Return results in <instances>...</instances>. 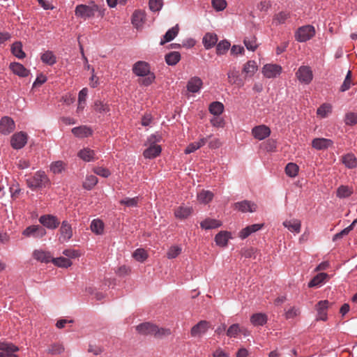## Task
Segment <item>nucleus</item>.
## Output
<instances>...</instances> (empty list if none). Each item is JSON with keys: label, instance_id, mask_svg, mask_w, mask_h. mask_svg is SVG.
I'll return each instance as SVG.
<instances>
[{"label": "nucleus", "instance_id": "nucleus-1", "mask_svg": "<svg viewBox=\"0 0 357 357\" xmlns=\"http://www.w3.org/2000/svg\"><path fill=\"white\" fill-rule=\"evenodd\" d=\"M132 73L143 78L138 79L139 84L144 86H150L155 79V74L151 71V66L149 63L144 61H139L132 66Z\"/></svg>", "mask_w": 357, "mask_h": 357}, {"label": "nucleus", "instance_id": "nucleus-2", "mask_svg": "<svg viewBox=\"0 0 357 357\" xmlns=\"http://www.w3.org/2000/svg\"><path fill=\"white\" fill-rule=\"evenodd\" d=\"M51 182L43 171H38L34 175L26 179V185L32 190L48 187Z\"/></svg>", "mask_w": 357, "mask_h": 357}, {"label": "nucleus", "instance_id": "nucleus-3", "mask_svg": "<svg viewBox=\"0 0 357 357\" xmlns=\"http://www.w3.org/2000/svg\"><path fill=\"white\" fill-rule=\"evenodd\" d=\"M96 12H98L100 16L104 15V10H100L95 3L89 5L79 4L77 5L75 10V15L84 20L91 18L95 16Z\"/></svg>", "mask_w": 357, "mask_h": 357}, {"label": "nucleus", "instance_id": "nucleus-4", "mask_svg": "<svg viewBox=\"0 0 357 357\" xmlns=\"http://www.w3.org/2000/svg\"><path fill=\"white\" fill-rule=\"evenodd\" d=\"M314 35V27L312 25H305L297 29L295 33V38L300 43H304L311 39Z\"/></svg>", "mask_w": 357, "mask_h": 357}, {"label": "nucleus", "instance_id": "nucleus-5", "mask_svg": "<svg viewBox=\"0 0 357 357\" xmlns=\"http://www.w3.org/2000/svg\"><path fill=\"white\" fill-rule=\"evenodd\" d=\"M45 229L39 225H33L26 227L23 231L22 235L26 237H33L35 238H41L46 235Z\"/></svg>", "mask_w": 357, "mask_h": 357}, {"label": "nucleus", "instance_id": "nucleus-6", "mask_svg": "<svg viewBox=\"0 0 357 357\" xmlns=\"http://www.w3.org/2000/svg\"><path fill=\"white\" fill-rule=\"evenodd\" d=\"M296 76L301 83L309 84L313 79L311 68L307 66H301L296 73Z\"/></svg>", "mask_w": 357, "mask_h": 357}, {"label": "nucleus", "instance_id": "nucleus-7", "mask_svg": "<svg viewBox=\"0 0 357 357\" xmlns=\"http://www.w3.org/2000/svg\"><path fill=\"white\" fill-rule=\"evenodd\" d=\"M39 222L49 229H55L60 225L59 219L53 215H43L39 218Z\"/></svg>", "mask_w": 357, "mask_h": 357}, {"label": "nucleus", "instance_id": "nucleus-8", "mask_svg": "<svg viewBox=\"0 0 357 357\" xmlns=\"http://www.w3.org/2000/svg\"><path fill=\"white\" fill-rule=\"evenodd\" d=\"M59 232L60 236L59 241L61 243L68 242L72 238L73 229L70 224L67 220H63L61 222Z\"/></svg>", "mask_w": 357, "mask_h": 357}, {"label": "nucleus", "instance_id": "nucleus-9", "mask_svg": "<svg viewBox=\"0 0 357 357\" xmlns=\"http://www.w3.org/2000/svg\"><path fill=\"white\" fill-rule=\"evenodd\" d=\"M0 357H18L14 354L19 350V348L12 343L0 341Z\"/></svg>", "mask_w": 357, "mask_h": 357}, {"label": "nucleus", "instance_id": "nucleus-10", "mask_svg": "<svg viewBox=\"0 0 357 357\" xmlns=\"http://www.w3.org/2000/svg\"><path fill=\"white\" fill-rule=\"evenodd\" d=\"M27 142V135L24 132H19L14 134L10 139L11 146L14 149L23 148Z\"/></svg>", "mask_w": 357, "mask_h": 357}, {"label": "nucleus", "instance_id": "nucleus-11", "mask_svg": "<svg viewBox=\"0 0 357 357\" xmlns=\"http://www.w3.org/2000/svg\"><path fill=\"white\" fill-rule=\"evenodd\" d=\"M329 307V302L328 300L320 301L315 305V309L317 312L316 321H326L328 319L327 310Z\"/></svg>", "mask_w": 357, "mask_h": 357}, {"label": "nucleus", "instance_id": "nucleus-12", "mask_svg": "<svg viewBox=\"0 0 357 357\" xmlns=\"http://www.w3.org/2000/svg\"><path fill=\"white\" fill-rule=\"evenodd\" d=\"M210 328V323L205 320H202L195 324L190 330V335L193 337H201L205 334Z\"/></svg>", "mask_w": 357, "mask_h": 357}, {"label": "nucleus", "instance_id": "nucleus-13", "mask_svg": "<svg viewBox=\"0 0 357 357\" xmlns=\"http://www.w3.org/2000/svg\"><path fill=\"white\" fill-rule=\"evenodd\" d=\"M282 67L278 64H266L262 68V73L267 78H273L280 75Z\"/></svg>", "mask_w": 357, "mask_h": 357}, {"label": "nucleus", "instance_id": "nucleus-14", "mask_svg": "<svg viewBox=\"0 0 357 357\" xmlns=\"http://www.w3.org/2000/svg\"><path fill=\"white\" fill-rule=\"evenodd\" d=\"M15 128V122L9 116H3L0 120V132L3 135H8Z\"/></svg>", "mask_w": 357, "mask_h": 357}, {"label": "nucleus", "instance_id": "nucleus-15", "mask_svg": "<svg viewBox=\"0 0 357 357\" xmlns=\"http://www.w3.org/2000/svg\"><path fill=\"white\" fill-rule=\"evenodd\" d=\"M252 134L258 140H263L271 134L270 128L264 125L257 126L252 129Z\"/></svg>", "mask_w": 357, "mask_h": 357}, {"label": "nucleus", "instance_id": "nucleus-16", "mask_svg": "<svg viewBox=\"0 0 357 357\" xmlns=\"http://www.w3.org/2000/svg\"><path fill=\"white\" fill-rule=\"evenodd\" d=\"M333 142L326 138H314L312 141V146L316 150H325L332 146Z\"/></svg>", "mask_w": 357, "mask_h": 357}, {"label": "nucleus", "instance_id": "nucleus-17", "mask_svg": "<svg viewBox=\"0 0 357 357\" xmlns=\"http://www.w3.org/2000/svg\"><path fill=\"white\" fill-rule=\"evenodd\" d=\"M235 207L242 213H252L257 210V204L248 200L236 202L235 204Z\"/></svg>", "mask_w": 357, "mask_h": 357}, {"label": "nucleus", "instance_id": "nucleus-18", "mask_svg": "<svg viewBox=\"0 0 357 357\" xmlns=\"http://www.w3.org/2000/svg\"><path fill=\"white\" fill-rule=\"evenodd\" d=\"M9 68L15 75H17L21 77H26L30 73V71L20 63H11Z\"/></svg>", "mask_w": 357, "mask_h": 357}, {"label": "nucleus", "instance_id": "nucleus-19", "mask_svg": "<svg viewBox=\"0 0 357 357\" xmlns=\"http://www.w3.org/2000/svg\"><path fill=\"white\" fill-rule=\"evenodd\" d=\"M228 81L231 84H235L238 87L244 85V81L239 75V72L235 68L230 70L227 73Z\"/></svg>", "mask_w": 357, "mask_h": 357}, {"label": "nucleus", "instance_id": "nucleus-20", "mask_svg": "<svg viewBox=\"0 0 357 357\" xmlns=\"http://www.w3.org/2000/svg\"><path fill=\"white\" fill-rule=\"evenodd\" d=\"M291 18V14L287 11H280L274 15L272 24L275 26L284 24Z\"/></svg>", "mask_w": 357, "mask_h": 357}, {"label": "nucleus", "instance_id": "nucleus-21", "mask_svg": "<svg viewBox=\"0 0 357 357\" xmlns=\"http://www.w3.org/2000/svg\"><path fill=\"white\" fill-rule=\"evenodd\" d=\"M145 17L146 13L144 10H137L132 14L131 20L132 24L136 28H139L143 25L145 21Z\"/></svg>", "mask_w": 357, "mask_h": 357}, {"label": "nucleus", "instance_id": "nucleus-22", "mask_svg": "<svg viewBox=\"0 0 357 357\" xmlns=\"http://www.w3.org/2000/svg\"><path fill=\"white\" fill-rule=\"evenodd\" d=\"M202 80L198 77H193L187 83V90L191 93L198 92L202 86Z\"/></svg>", "mask_w": 357, "mask_h": 357}, {"label": "nucleus", "instance_id": "nucleus-23", "mask_svg": "<svg viewBox=\"0 0 357 357\" xmlns=\"http://www.w3.org/2000/svg\"><path fill=\"white\" fill-rule=\"evenodd\" d=\"M282 225L291 232H294L296 234L301 232V222L299 220L292 219L289 220H285L283 222Z\"/></svg>", "mask_w": 357, "mask_h": 357}, {"label": "nucleus", "instance_id": "nucleus-24", "mask_svg": "<svg viewBox=\"0 0 357 357\" xmlns=\"http://www.w3.org/2000/svg\"><path fill=\"white\" fill-rule=\"evenodd\" d=\"M33 257L37 261L43 263H49L52 261V257L50 252L42 250H34Z\"/></svg>", "mask_w": 357, "mask_h": 357}, {"label": "nucleus", "instance_id": "nucleus-25", "mask_svg": "<svg viewBox=\"0 0 357 357\" xmlns=\"http://www.w3.org/2000/svg\"><path fill=\"white\" fill-rule=\"evenodd\" d=\"M161 151L162 149L160 145L151 144L149 148L144 150L143 155L146 158L152 159L158 156Z\"/></svg>", "mask_w": 357, "mask_h": 357}, {"label": "nucleus", "instance_id": "nucleus-26", "mask_svg": "<svg viewBox=\"0 0 357 357\" xmlns=\"http://www.w3.org/2000/svg\"><path fill=\"white\" fill-rule=\"evenodd\" d=\"M155 325L153 324H151L149 322H145V323H142L141 324H139L138 326H136V330L137 331L142 334V335H153V333H154V329H155Z\"/></svg>", "mask_w": 357, "mask_h": 357}, {"label": "nucleus", "instance_id": "nucleus-27", "mask_svg": "<svg viewBox=\"0 0 357 357\" xmlns=\"http://www.w3.org/2000/svg\"><path fill=\"white\" fill-rule=\"evenodd\" d=\"M178 31L179 28L178 24L169 29L163 36V38L161 39L160 45H163L166 43L172 41L178 35Z\"/></svg>", "mask_w": 357, "mask_h": 357}, {"label": "nucleus", "instance_id": "nucleus-28", "mask_svg": "<svg viewBox=\"0 0 357 357\" xmlns=\"http://www.w3.org/2000/svg\"><path fill=\"white\" fill-rule=\"evenodd\" d=\"M72 133L77 137H86L92 135V130L86 126L75 127L72 129Z\"/></svg>", "mask_w": 357, "mask_h": 357}, {"label": "nucleus", "instance_id": "nucleus-29", "mask_svg": "<svg viewBox=\"0 0 357 357\" xmlns=\"http://www.w3.org/2000/svg\"><path fill=\"white\" fill-rule=\"evenodd\" d=\"M231 238V233L222 231L215 236V241L218 246L225 247L227 245L229 239Z\"/></svg>", "mask_w": 357, "mask_h": 357}, {"label": "nucleus", "instance_id": "nucleus-30", "mask_svg": "<svg viewBox=\"0 0 357 357\" xmlns=\"http://www.w3.org/2000/svg\"><path fill=\"white\" fill-rule=\"evenodd\" d=\"M192 213V208L185 206H180L174 211V215L179 219H185Z\"/></svg>", "mask_w": 357, "mask_h": 357}, {"label": "nucleus", "instance_id": "nucleus-31", "mask_svg": "<svg viewBox=\"0 0 357 357\" xmlns=\"http://www.w3.org/2000/svg\"><path fill=\"white\" fill-rule=\"evenodd\" d=\"M218 42L215 33H206L203 38V44L206 50L212 48Z\"/></svg>", "mask_w": 357, "mask_h": 357}, {"label": "nucleus", "instance_id": "nucleus-32", "mask_svg": "<svg viewBox=\"0 0 357 357\" xmlns=\"http://www.w3.org/2000/svg\"><path fill=\"white\" fill-rule=\"evenodd\" d=\"M267 320V316L264 313H256L250 317V322L255 326H264L266 324Z\"/></svg>", "mask_w": 357, "mask_h": 357}, {"label": "nucleus", "instance_id": "nucleus-33", "mask_svg": "<svg viewBox=\"0 0 357 357\" xmlns=\"http://www.w3.org/2000/svg\"><path fill=\"white\" fill-rule=\"evenodd\" d=\"M257 70V65L255 61H248L243 68V73L245 74V77L253 76Z\"/></svg>", "mask_w": 357, "mask_h": 357}, {"label": "nucleus", "instance_id": "nucleus-34", "mask_svg": "<svg viewBox=\"0 0 357 357\" xmlns=\"http://www.w3.org/2000/svg\"><path fill=\"white\" fill-rule=\"evenodd\" d=\"M328 277V275L326 273H320L315 275L308 283V287H319L321 284L326 280V279Z\"/></svg>", "mask_w": 357, "mask_h": 357}, {"label": "nucleus", "instance_id": "nucleus-35", "mask_svg": "<svg viewBox=\"0 0 357 357\" xmlns=\"http://www.w3.org/2000/svg\"><path fill=\"white\" fill-rule=\"evenodd\" d=\"M181 54L178 52H171L165 56V62L169 66H175L181 60Z\"/></svg>", "mask_w": 357, "mask_h": 357}, {"label": "nucleus", "instance_id": "nucleus-36", "mask_svg": "<svg viewBox=\"0 0 357 357\" xmlns=\"http://www.w3.org/2000/svg\"><path fill=\"white\" fill-rule=\"evenodd\" d=\"M222 225V222L215 219L207 218L200 223V226L204 229H215Z\"/></svg>", "mask_w": 357, "mask_h": 357}, {"label": "nucleus", "instance_id": "nucleus-37", "mask_svg": "<svg viewBox=\"0 0 357 357\" xmlns=\"http://www.w3.org/2000/svg\"><path fill=\"white\" fill-rule=\"evenodd\" d=\"M342 163L349 169L355 168L357 166V158L351 153H348L342 157Z\"/></svg>", "mask_w": 357, "mask_h": 357}, {"label": "nucleus", "instance_id": "nucleus-38", "mask_svg": "<svg viewBox=\"0 0 357 357\" xmlns=\"http://www.w3.org/2000/svg\"><path fill=\"white\" fill-rule=\"evenodd\" d=\"M91 230L96 235H101L104 231V223L99 219L92 220L90 225Z\"/></svg>", "mask_w": 357, "mask_h": 357}, {"label": "nucleus", "instance_id": "nucleus-39", "mask_svg": "<svg viewBox=\"0 0 357 357\" xmlns=\"http://www.w3.org/2000/svg\"><path fill=\"white\" fill-rule=\"evenodd\" d=\"M78 156L85 162H90L95 160V153L90 149H84L78 153Z\"/></svg>", "mask_w": 357, "mask_h": 357}, {"label": "nucleus", "instance_id": "nucleus-40", "mask_svg": "<svg viewBox=\"0 0 357 357\" xmlns=\"http://www.w3.org/2000/svg\"><path fill=\"white\" fill-rule=\"evenodd\" d=\"M353 193V188L348 185H340L336 192V195L340 199L347 198L351 196Z\"/></svg>", "mask_w": 357, "mask_h": 357}, {"label": "nucleus", "instance_id": "nucleus-41", "mask_svg": "<svg viewBox=\"0 0 357 357\" xmlns=\"http://www.w3.org/2000/svg\"><path fill=\"white\" fill-rule=\"evenodd\" d=\"M11 52L18 59H23L26 54L22 50V44L20 41L15 42L11 46Z\"/></svg>", "mask_w": 357, "mask_h": 357}, {"label": "nucleus", "instance_id": "nucleus-42", "mask_svg": "<svg viewBox=\"0 0 357 357\" xmlns=\"http://www.w3.org/2000/svg\"><path fill=\"white\" fill-rule=\"evenodd\" d=\"M42 61L49 66H52L56 62V58L52 51L45 52L40 57Z\"/></svg>", "mask_w": 357, "mask_h": 357}, {"label": "nucleus", "instance_id": "nucleus-43", "mask_svg": "<svg viewBox=\"0 0 357 357\" xmlns=\"http://www.w3.org/2000/svg\"><path fill=\"white\" fill-rule=\"evenodd\" d=\"M93 109L96 112H99L100 114H107L109 112V105L100 100H96L94 102Z\"/></svg>", "mask_w": 357, "mask_h": 357}, {"label": "nucleus", "instance_id": "nucleus-44", "mask_svg": "<svg viewBox=\"0 0 357 357\" xmlns=\"http://www.w3.org/2000/svg\"><path fill=\"white\" fill-rule=\"evenodd\" d=\"M213 197V193L209 190H202L197 195V199L199 202L203 204H207L212 200Z\"/></svg>", "mask_w": 357, "mask_h": 357}, {"label": "nucleus", "instance_id": "nucleus-45", "mask_svg": "<svg viewBox=\"0 0 357 357\" xmlns=\"http://www.w3.org/2000/svg\"><path fill=\"white\" fill-rule=\"evenodd\" d=\"M98 178L94 175H89L83 182L82 186L87 190H91L97 183Z\"/></svg>", "mask_w": 357, "mask_h": 357}, {"label": "nucleus", "instance_id": "nucleus-46", "mask_svg": "<svg viewBox=\"0 0 357 357\" xmlns=\"http://www.w3.org/2000/svg\"><path fill=\"white\" fill-rule=\"evenodd\" d=\"M52 262L55 266H57L61 267V268H68L72 265V261H70V259L63 257H57V258L52 257Z\"/></svg>", "mask_w": 357, "mask_h": 357}, {"label": "nucleus", "instance_id": "nucleus-47", "mask_svg": "<svg viewBox=\"0 0 357 357\" xmlns=\"http://www.w3.org/2000/svg\"><path fill=\"white\" fill-rule=\"evenodd\" d=\"M224 105L220 102H213L209 105L210 112L215 116H218L223 112Z\"/></svg>", "mask_w": 357, "mask_h": 357}, {"label": "nucleus", "instance_id": "nucleus-48", "mask_svg": "<svg viewBox=\"0 0 357 357\" xmlns=\"http://www.w3.org/2000/svg\"><path fill=\"white\" fill-rule=\"evenodd\" d=\"M66 167V164L61 160L53 162L50 165V171L54 174L61 173Z\"/></svg>", "mask_w": 357, "mask_h": 357}, {"label": "nucleus", "instance_id": "nucleus-49", "mask_svg": "<svg viewBox=\"0 0 357 357\" xmlns=\"http://www.w3.org/2000/svg\"><path fill=\"white\" fill-rule=\"evenodd\" d=\"M243 42L248 50L254 52L258 47V44L257 43V38L254 36L245 38Z\"/></svg>", "mask_w": 357, "mask_h": 357}, {"label": "nucleus", "instance_id": "nucleus-50", "mask_svg": "<svg viewBox=\"0 0 357 357\" xmlns=\"http://www.w3.org/2000/svg\"><path fill=\"white\" fill-rule=\"evenodd\" d=\"M133 258L139 262H144L148 258L147 252L143 248H138L132 253Z\"/></svg>", "mask_w": 357, "mask_h": 357}, {"label": "nucleus", "instance_id": "nucleus-51", "mask_svg": "<svg viewBox=\"0 0 357 357\" xmlns=\"http://www.w3.org/2000/svg\"><path fill=\"white\" fill-rule=\"evenodd\" d=\"M230 43L227 40H221L216 46V53L218 55L225 54L229 49Z\"/></svg>", "mask_w": 357, "mask_h": 357}, {"label": "nucleus", "instance_id": "nucleus-52", "mask_svg": "<svg viewBox=\"0 0 357 357\" xmlns=\"http://www.w3.org/2000/svg\"><path fill=\"white\" fill-rule=\"evenodd\" d=\"M287 175L290 177H295L298 172V166L295 163L289 162L285 167Z\"/></svg>", "mask_w": 357, "mask_h": 357}, {"label": "nucleus", "instance_id": "nucleus-53", "mask_svg": "<svg viewBox=\"0 0 357 357\" xmlns=\"http://www.w3.org/2000/svg\"><path fill=\"white\" fill-rule=\"evenodd\" d=\"M163 6V0H149V8L152 12H159Z\"/></svg>", "mask_w": 357, "mask_h": 357}, {"label": "nucleus", "instance_id": "nucleus-54", "mask_svg": "<svg viewBox=\"0 0 357 357\" xmlns=\"http://www.w3.org/2000/svg\"><path fill=\"white\" fill-rule=\"evenodd\" d=\"M241 332L239 324H234L227 330L226 334L229 337H236Z\"/></svg>", "mask_w": 357, "mask_h": 357}, {"label": "nucleus", "instance_id": "nucleus-55", "mask_svg": "<svg viewBox=\"0 0 357 357\" xmlns=\"http://www.w3.org/2000/svg\"><path fill=\"white\" fill-rule=\"evenodd\" d=\"M181 247L179 245L171 246L167 252V257L168 259H174L181 253Z\"/></svg>", "mask_w": 357, "mask_h": 357}, {"label": "nucleus", "instance_id": "nucleus-56", "mask_svg": "<svg viewBox=\"0 0 357 357\" xmlns=\"http://www.w3.org/2000/svg\"><path fill=\"white\" fill-rule=\"evenodd\" d=\"M64 351V347L62 344L59 343H54L50 346L47 349V353L51 355L60 354Z\"/></svg>", "mask_w": 357, "mask_h": 357}, {"label": "nucleus", "instance_id": "nucleus-57", "mask_svg": "<svg viewBox=\"0 0 357 357\" xmlns=\"http://www.w3.org/2000/svg\"><path fill=\"white\" fill-rule=\"evenodd\" d=\"M139 202V197H135L132 198L126 197L121 200H120L119 203L121 205H125L128 207H135L137 206Z\"/></svg>", "mask_w": 357, "mask_h": 357}, {"label": "nucleus", "instance_id": "nucleus-58", "mask_svg": "<svg viewBox=\"0 0 357 357\" xmlns=\"http://www.w3.org/2000/svg\"><path fill=\"white\" fill-rule=\"evenodd\" d=\"M331 109L332 107L331 105L324 103L317 109V114L324 118L328 115V114L331 112Z\"/></svg>", "mask_w": 357, "mask_h": 357}, {"label": "nucleus", "instance_id": "nucleus-59", "mask_svg": "<svg viewBox=\"0 0 357 357\" xmlns=\"http://www.w3.org/2000/svg\"><path fill=\"white\" fill-rule=\"evenodd\" d=\"M153 335L155 337H162L168 336L171 334V331L169 328H158L156 325L154 329Z\"/></svg>", "mask_w": 357, "mask_h": 357}, {"label": "nucleus", "instance_id": "nucleus-60", "mask_svg": "<svg viewBox=\"0 0 357 357\" xmlns=\"http://www.w3.org/2000/svg\"><path fill=\"white\" fill-rule=\"evenodd\" d=\"M344 123L348 126H354L357 123V114L348 112L345 114Z\"/></svg>", "mask_w": 357, "mask_h": 357}, {"label": "nucleus", "instance_id": "nucleus-61", "mask_svg": "<svg viewBox=\"0 0 357 357\" xmlns=\"http://www.w3.org/2000/svg\"><path fill=\"white\" fill-rule=\"evenodd\" d=\"M93 171L96 174L103 178H107L111 174L110 171L108 169L102 167H96L93 169Z\"/></svg>", "mask_w": 357, "mask_h": 357}, {"label": "nucleus", "instance_id": "nucleus-62", "mask_svg": "<svg viewBox=\"0 0 357 357\" xmlns=\"http://www.w3.org/2000/svg\"><path fill=\"white\" fill-rule=\"evenodd\" d=\"M211 3L213 8L217 11H222L227 6L225 0H211Z\"/></svg>", "mask_w": 357, "mask_h": 357}, {"label": "nucleus", "instance_id": "nucleus-63", "mask_svg": "<svg viewBox=\"0 0 357 357\" xmlns=\"http://www.w3.org/2000/svg\"><path fill=\"white\" fill-rule=\"evenodd\" d=\"M351 73L350 70H349L346 75V77L344 80V82L340 87L341 91L344 92V91H346L348 89H349V88L351 86Z\"/></svg>", "mask_w": 357, "mask_h": 357}, {"label": "nucleus", "instance_id": "nucleus-64", "mask_svg": "<svg viewBox=\"0 0 357 357\" xmlns=\"http://www.w3.org/2000/svg\"><path fill=\"white\" fill-rule=\"evenodd\" d=\"M300 314V310L296 307H291L285 312L287 319H293Z\"/></svg>", "mask_w": 357, "mask_h": 357}]
</instances>
